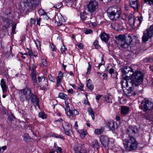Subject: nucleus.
Listing matches in <instances>:
<instances>
[{
    "label": "nucleus",
    "mask_w": 153,
    "mask_h": 153,
    "mask_svg": "<svg viewBox=\"0 0 153 153\" xmlns=\"http://www.w3.org/2000/svg\"><path fill=\"white\" fill-rule=\"evenodd\" d=\"M123 143L125 148L128 151L135 150L137 147V142L133 137L123 140Z\"/></svg>",
    "instance_id": "obj_1"
},
{
    "label": "nucleus",
    "mask_w": 153,
    "mask_h": 153,
    "mask_svg": "<svg viewBox=\"0 0 153 153\" xmlns=\"http://www.w3.org/2000/svg\"><path fill=\"white\" fill-rule=\"evenodd\" d=\"M108 16L110 19L112 21H116L120 17L121 13L120 10L115 7V6H113L108 8L107 11Z\"/></svg>",
    "instance_id": "obj_2"
},
{
    "label": "nucleus",
    "mask_w": 153,
    "mask_h": 153,
    "mask_svg": "<svg viewBox=\"0 0 153 153\" xmlns=\"http://www.w3.org/2000/svg\"><path fill=\"white\" fill-rule=\"evenodd\" d=\"M19 92L23 94L20 96V100L22 101L25 100V99L29 100L33 95L32 90L30 88H26L20 90Z\"/></svg>",
    "instance_id": "obj_3"
},
{
    "label": "nucleus",
    "mask_w": 153,
    "mask_h": 153,
    "mask_svg": "<svg viewBox=\"0 0 153 153\" xmlns=\"http://www.w3.org/2000/svg\"><path fill=\"white\" fill-rule=\"evenodd\" d=\"M127 75H126L122 80L121 82L122 86L123 87L127 88H128V87L129 86L130 88H131V86L133 87L137 86V84L135 83L134 81L129 79L130 77H127Z\"/></svg>",
    "instance_id": "obj_4"
},
{
    "label": "nucleus",
    "mask_w": 153,
    "mask_h": 153,
    "mask_svg": "<svg viewBox=\"0 0 153 153\" xmlns=\"http://www.w3.org/2000/svg\"><path fill=\"white\" fill-rule=\"evenodd\" d=\"M133 79L131 80L134 81L135 83L137 84V86L139 85V83L142 82L143 79V74L139 71H137L133 73Z\"/></svg>",
    "instance_id": "obj_5"
},
{
    "label": "nucleus",
    "mask_w": 153,
    "mask_h": 153,
    "mask_svg": "<svg viewBox=\"0 0 153 153\" xmlns=\"http://www.w3.org/2000/svg\"><path fill=\"white\" fill-rule=\"evenodd\" d=\"M98 4L95 0L90 1L87 5V8L88 11L90 13L94 12L98 8Z\"/></svg>",
    "instance_id": "obj_6"
},
{
    "label": "nucleus",
    "mask_w": 153,
    "mask_h": 153,
    "mask_svg": "<svg viewBox=\"0 0 153 153\" xmlns=\"http://www.w3.org/2000/svg\"><path fill=\"white\" fill-rule=\"evenodd\" d=\"M115 38L119 41L118 45L120 46V47L123 49H126L128 48L127 44H125V36L123 35H119L118 36H115Z\"/></svg>",
    "instance_id": "obj_7"
},
{
    "label": "nucleus",
    "mask_w": 153,
    "mask_h": 153,
    "mask_svg": "<svg viewBox=\"0 0 153 153\" xmlns=\"http://www.w3.org/2000/svg\"><path fill=\"white\" fill-rule=\"evenodd\" d=\"M143 108L142 109L144 111H151L153 109V103L149 100L145 99L142 102Z\"/></svg>",
    "instance_id": "obj_8"
},
{
    "label": "nucleus",
    "mask_w": 153,
    "mask_h": 153,
    "mask_svg": "<svg viewBox=\"0 0 153 153\" xmlns=\"http://www.w3.org/2000/svg\"><path fill=\"white\" fill-rule=\"evenodd\" d=\"M153 35V29H146L143 33L142 37V41L146 42L149 39H150Z\"/></svg>",
    "instance_id": "obj_9"
},
{
    "label": "nucleus",
    "mask_w": 153,
    "mask_h": 153,
    "mask_svg": "<svg viewBox=\"0 0 153 153\" xmlns=\"http://www.w3.org/2000/svg\"><path fill=\"white\" fill-rule=\"evenodd\" d=\"M123 75H127V77H131L133 74V70L130 67L126 66L121 69Z\"/></svg>",
    "instance_id": "obj_10"
},
{
    "label": "nucleus",
    "mask_w": 153,
    "mask_h": 153,
    "mask_svg": "<svg viewBox=\"0 0 153 153\" xmlns=\"http://www.w3.org/2000/svg\"><path fill=\"white\" fill-rule=\"evenodd\" d=\"M39 0H27L26 4L30 9L34 10L38 5Z\"/></svg>",
    "instance_id": "obj_11"
},
{
    "label": "nucleus",
    "mask_w": 153,
    "mask_h": 153,
    "mask_svg": "<svg viewBox=\"0 0 153 153\" xmlns=\"http://www.w3.org/2000/svg\"><path fill=\"white\" fill-rule=\"evenodd\" d=\"M100 140L102 144L104 147L107 146L109 143V140L108 138L106 136L102 135L100 137Z\"/></svg>",
    "instance_id": "obj_12"
},
{
    "label": "nucleus",
    "mask_w": 153,
    "mask_h": 153,
    "mask_svg": "<svg viewBox=\"0 0 153 153\" xmlns=\"http://www.w3.org/2000/svg\"><path fill=\"white\" fill-rule=\"evenodd\" d=\"M75 153H87L84 149V146L81 144H77L75 147Z\"/></svg>",
    "instance_id": "obj_13"
},
{
    "label": "nucleus",
    "mask_w": 153,
    "mask_h": 153,
    "mask_svg": "<svg viewBox=\"0 0 153 153\" xmlns=\"http://www.w3.org/2000/svg\"><path fill=\"white\" fill-rule=\"evenodd\" d=\"M126 40H125V44H127L128 48L129 45L132 41L135 42L136 39V38L134 36H133L131 37L130 35H128L127 36H125Z\"/></svg>",
    "instance_id": "obj_14"
},
{
    "label": "nucleus",
    "mask_w": 153,
    "mask_h": 153,
    "mask_svg": "<svg viewBox=\"0 0 153 153\" xmlns=\"http://www.w3.org/2000/svg\"><path fill=\"white\" fill-rule=\"evenodd\" d=\"M107 125L109 128L111 130H114L117 128V123L113 120L108 121Z\"/></svg>",
    "instance_id": "obj_15"
},
{
    "label": "nucleus",
    "mask_w": 153,
    "mask_h": 153,
    "mask_svg": "<svg viewBox=\"0 0 153 153\" xmlns=\"http://www.w3.org/2000/svg\"><path fill=\"white\" fill-rule=\"evenodd\" d=\"M137 129L136 128L132 126H130L127 129V133L129 135V137H133L136 133Z\"/></svg>",
    "instance_id": "obj_16"
},
{
    "label": "nucleus",
    "mask_w": 153,
    "mask_h": 153,
    "mask_svg": "<svg viewBox=\"0 0 153 153\" xmlns=\"http://www.w3.org/2000/svg\"><path fill=\"white\" fill-rule=\"evenodd\" d=\"M67 114L69 116H71L72 117L75 116L79 114V112L78 111L75 109L73 110L70 109L66 112Z\"/></svg>",
    "instance_id": "obj_17"
},
{
    "label": "nucleus",
    "mask_w": 153,
    "mask_h": 153,
    "mask_svg": "<svg viewBox=\"0 0 153 153\" xmlns=\"http://www.w3.org/2000/svg\"><path fill=\"white\" fill-rule=\"evenodd\" d=\"M0 85L2 90L3 92L5 93L7 92V86L6 84V82L4 81V80L2 79L0 82Z\"/></svg>",
    "instance_id": "obj_18"
},
{
    "label": "nucleus",
    "mask_w": 153,
    "mask_h": 153,
    "mask_svg": "<svg viewBox=\"0 0 153 153\" xmlns=\"http://www.w3.org/2000/svg\"><path fill=\"white\" fill-rule=\"evenodd\" d=\"M31 101L32 103H36V105L39 108L40 107L39 104V99L37 96L35 94L33 95L31 97Z\"/></svg>",
    "instance_id": "obj_19"
},
{
    "label": "nucleus",
    "mask_w": 153,
    "mask_h": 153,
    "mask_svg": "<svg viewBox=\"0 0 153 153\" xmlns=\"http://www.w3.org/2000/svg\"><path fill=\"white\" fill-rule=\"evenodd\" d=\"M100 36L101 39L105 42H108L109 38V34H106L105 32H102L101 33Z\"/></svg>",
    "instance_id": "obj_20"
},
{
    "label": "nucleus",
    "mask_w": 153,
    "mask_h": 153,
    "mask_svg": "<svg viewBox=\"0 0 153 153\" xmlns=\"http://www.w3.org/2000/svg\"><path fill=\"white\" fill-rule=\"evenodd\" d=\"M130 5L134 9L137 7L138 4L137 2V0H128Z\"/></svg>",
    "instance_id": "obj_21"
},
{
    "label": "nucleus",
    "mask_w": 153,
    "mask_h": 153,
    "mask_svg": "<svg viewBox=\"0 0 153 153\" xmlns=\"http://www.w3.org/2000/svg\"><path fill=\"white\" fill-rule=\"evenodd\" d=\"M112 96L109 94H107L105 97L106 101L109 103H112Z\"/></svg>",
    "instance_id": "obj_22"
},
{
    "label": "nucleus",
    "mask_w": 153,
    "mask_h": 153,
    "mask_svg": "<svg viewBox=\"0 0 153 153\" xmlns=\"http://www.w3.org/2000/svg\"><path fill=\"white\" fill-rule=\"evenodd\" d=\"M131 88H130L129 87V88L130 89H128V88L127 89V91L126 92L125 94H126V96L128 97H129L131 96L133 94H134V91H133L132 89L134 87H133L132 86Z\"/></svg>",
    "instance_id": "obj_23"
},
{
    "label": "nucleus",
    "mask_w": 153,
    "mask_h": 153,
    "mask_svg": "<svg viewBox=\"0 0 153 153\" xmlns=\"http://www.w3.org/2000/svg\"><path fill=\"white\" fill-rule=\"evenodd\" d=\"M129 109V108L127 107H122L121 110V114L124 115L127 114L128 113Z\"/></svg>",
    "instance_id": "obj_24"
},
{
    "label": "nucleus",
    "mask_w": 153,
    "mask_h": 153,
    "mask_svg": "<svg viewBox=\"0 0 153 153\" xmlns=\"http://www.w3.org/2000/svg\"><path fill=\"white\" fill-rule=\"evenodd\" d=\"M91 80L90 79H88L87 81L86 86L91 90L92 91L94 88V86L91 84Z\"/></svg>",
    "instance_id": "obj_25"
},
{
    "label": "nucleus",
    "mask_w": 153,
    "mask_h": 153,
    "mask_svg": "<svg viewBox=\"0 0 153 153\" xmlns=\"http://www.w3.org/2000/svg\"><path fill=\"white\" fill-rule=\"evenodd\" d=\"M59 97L62 99L65 100V101L67 100L68 99V97L67 95L62 92H60L59 93Z\"/></svg>",
    "instance_id": "obj_26"
},
{
    "label": "nucleus",
    "mask_w": 153,
    "mask_h": 153,
    "mask_svg": "<svg viewBox=\"0 0 153 153\" xmlns=\"http://www.w3.org/2000/svg\"><path fill=\"white\" fill-rule=\"evenodd\" d=\"M92 145L94 148L97 149L99 148V145L98 141L96 139L94 140L92 143Z\"/></svg>",
    "instance_id": "obj_27"
},
{
    "label": "nucleus",
    "mask_w": 153,
    "mask_h": 153,
    "mask_svg": "<svg viewBox=\"0 0 153 153\" xmlns=\"http://www.w3.org/2000/svg\"><path fill=\"white\" fill-rule=\"evenodd\" d=\"M63 128L64 130H71V126L68 123H65L63 125Z\"/></svg>",
    "instance_id": "obj_28"
},
{
    "label": "nucleus",
    "mask_w": 153,
    "mask_h": 153,
    "mask_svg": "<svg viewBox=\"0 0 153 153\" xmlns=\"http://www.w3.org/2000/svg\"><path fill=\"white\" fill-rule=\"evenodd\" d=\"M37 64L36 62L33 61V63L30 65L29 68L31 71L35 70L37 67Z\"/></svg>",
    "instance_id": "obj_29"
},
{
    "label": "nucleus",
    "mask_w": 153,
    "mask_h": 153,
    "mask_svg": "<svg viewBox=\"0 0 153 153\" xmlns=\"http://www.w3.org/2000/svg\"><path fill=\"white\" fill-rule=\"evenodd\" d=\"M48 65V63L47 60L46 59H42L41 60V63L40 64V66L41 67L44 68L46 67Z\"/></svg>",
    "instance_id": "obj_30"
},
{
    "label": "nucleus",
    "mask_w": 153,
    "mask_h": 153,
    "mask_svg": "<svg viewBox=\"0 0 153 153\" xmlns=\"http://www.w3.org/2000/svg\"><path fill=\"white\" fill-rule=\"evenodd\" d=\"M88 111L89 114L91 116L92 119L93 120L94 119V114L92 109L90 108H88Z\"/></svg>",
    "instance_id": "obj_31"
},
{
    "label": "nucleus",
    "mask_w": 153,
    "mask_h": 153,
    "mask_svg": "<svg viewBox=\"0 0 153 153\" xmlns=\"http://www.w3.org/2000/svg\"><path fill=\"white\" fill-rule=\"evenodd\" d=\"M77 131L80 133V137L82 139L84 138L85 136L87 134V131H81L79 130H77Z\"/></svg>",
    "instance_id": "obj_32"
},
{
    "label": "nucleus",
    "mask_w": 153,
    "mask_h": 153,
    "mask_svg": "<svg viewBox=\"0 0 153 153\" xmlns=\"http://www.w3.org/2000/svg\"><path fill=\"white\" fill-rule=\"evenodd\" d=\"M103 131L104 130L102 128L96 129L94 131V133L96 134L100 135L103 133Z\"/></svg>",
    "instance_id": "obj_33"
},
{
    "label": "nucleus",
    "mask_w": 153,
    "mask_h": 153,
    "mask_svg": "<svg viewBox=\"0 0 153 153\" xmlns=\"http://www.w3.org/2000/svg\"><path fill=\"white\" fill-rule=\"evenodd\" d=\"M39 117L42 119H46L47 118V115L44 112H41L39 114Z\"/></svg>",
    "instance_id": "obj_34"
},
{
    "label": "nucleus",
    "mask_w": 153,
    "mask_h": 153,
    "mask_svg": "<svg viewBox=\"0 0 153 153\" xmlns=\"http://www.w3.org/2000/svg\"><path fill=\"white\" fill-rule=\"evenodd\" d=\"M28 54L30 57L33 56L36 57L37 54L34 51H33L31 50H29L28 51Z\"/></svg>",
    "instance_id": "obj_35"
},
{
    "label": "nucleus",
    "mask_w": 153,
    "mask_h": 153,
    "mask_svg": "<svg viewBox=\"0 0 153 153\" xmlns=\"http://www.w3.org/2000/svg\"><path fill=\"white\" fill-rule=\"evenodd\" d=\"M80 17L81 19L84 21L87 18V14L86 12H83L81 13L80 14Z\"/></svg>",
    "instance_id": "obj_36"
},
{
    "label": "nucleus",
    "mask_w": 153,
    "mask_h": 153,
    "mask_svg": "<svg viewBox=\"0 0 153 153\" xmlns=\"http://www.w3.org/2000/svg\"><path fill=\"white\" fill-rule=\"evenodd\" d=\"M109 73L110 74H113L114 75H113V78H117V72L114 73V69L112 68H111L109 70Z\"/></svg>",
    "instance_id": "obj_37"
},
{
    "label": "nucleus",
    "mask_w": 153,
    "mask_h": 153,
    "mask_svg": "<svg viewBox=\"0 0 153 153\" xmlns=\"http://www.w3.org/2000/svg\"><path fill=\"white\" fill-rule=\"evenodd\" d=\"M31 138L30 137L28 134H25L24 136V140L25 141L28 142L30 141L31 140Z\"/></svg>",
    "instance_id": "obj_38"
},
{
    "label": "nucleus",
    "mask_w": 153,
    "mask_h": 153,
    "mask_svg": "<svg viewBox=\"0 0 153 153\" xmlns=\"http://www.w3.org/2000/svg\"><path fill=\"white\" fill-rule=\"evenodd\" d=\"M8 31V34L11 36H13L14 34L16 33L15 29H9Z\"/></svg>",
    "instance_id": "obj_39"
},
{
    "label": "nucleus",
    "mask_w": 153,
    "mask_h": 153,
    "mask_svg": "<svg viewBox=\"0 0 153 153\" xmlns=\"http://www.w3.org/2000/svg\"><path fill=\"white\" fill-rule=\"evenodd\" d=\"M47 12H46L44 10L42 9H40L38 11L39 14L41 16H43Z\"/></svg>",
    "instance_id": "obj_40"
},
{
    "label": "nucleus",
    "mask_w": 153,
    "mask_h": 153,
    "mask_svg": "<svg viewBox=\"0 0 153 153\" xmlns=\"http://www.w3.org/2000/svg\"><path fill=\"white\" fill-rule=\"evenodd\" d=\"M144 3L153 6V0H144Z\"/></svg>",
    "instance_id": "obj_41"
},
{
    "label": "nucleus",
    "mask_w": 153,
    "mask_h": 153,
    "mask_svg": "<svg viewBox=\"0 0 153 153\" xmlns=\"http://www.w3.org/2000/svg\"><path fill=\"white\" fill-rule=\"evenodd\" d=\"M94 46L95 48L98 49L100 48V45L98 44V41L97 40H96L94 42Z\"/></svg>",
    "instance_id": "obj_42"
},
{
    "label": "nucleus",
    "mask_w": 153,
    "mask_h": 153,
    "mask_svg": "<svg viewBox=\"0 0 153 153\" xmlns=\"http://www.w3.org/2000/svg\"><path fill=\"white\" fill-rule=\"evenodd\" d=\"M32 79L34 83V85H36L37 84V80L36 79V76L35 75H33L32 76Z\"/></svg>",
    "instance_id": "obj_43"
},
{
    "label": "nucleus",
    "mask_w": 153,
    "mask_h": 153,
    "mask_svg": "<svg viewBox=\"0 0 153 153\" xmlns=\"http://www.w3.org/2000/svg\"><path fill=\"white\" fill-rule=\"evenodd\" d=\"M65 103L66 106V107L65 108V109L66 112L69 110L70 109L69 108V103L68 101H67V100H66L65 102Z\"/></svg>",
    "instance_id": "obj_44"
},
{
    "label": "nucleus",
    "mask_w": 153,
    "mask_h": 153,
    "mask_svg": "<svg viewBox=\"0 0 153 153\" xmlns=\"http://www.w3.org/2000/svg\"><path fill=\"white\" fill-rule=\"evenodd\" d=\"M48 77L49 80L53 82H55V80L54 77L53 76H52L51 75H49L48 76Z\"/></svg>",
    "instance_id": "obj_45"
},
{
    "label": "nucleus",
    "mask_w": 153,
    "mask_h": 153,
    "mask_svg": "<svg viewBox=\"0 0 153 153\" xmlns=\"http://www.w3.org/2000/svg\"><path fill=\"white\" fill-rule=\"evenodd\" d=\"M45 80V77L44 76H39L38 77V81L39 82H43Z\"/></svg>",
    "instance_id": "obj_46"
},
{
    "label": "nucleus",
    "mask_w": 153,
    "mask_h": 153,
    "mask_svg": "<svg viewBox=\"0 0 153 153\" xmlns=\"http://www.w3.org/2000/svg\"><path fill=\"white\" fill-rule=\"evenodd\" d=\"M62 6V3L61 2H60L55 5L54 6L56 9H59Z\"/></svg>",
    "instance_id": "obj_47"
},
{
    "label": "nucleus",
    "mask_w": 153,
    "mask_h": 153,
    "mask_svg": "<svg viewBox=\"0 0 153 153\" xmlns=\"http://www.w3.org/2000/svg\"><path fill=\"white\" fill-rule=\"evenodd\" d=\"M63 76V73L61 71L59 72L58 76H57V79H61L62 78Z\"/></svg>",
    "instance_id": "obj_48"
},
{
    "label": "nucleus",
    "mask_w": 153,
    "mask_h": 153,
    "mask_svg": "<svg viewBox=\"0 0 153 153\" xmlns=\"http://www.w3.org/2000/svg\"><path fill=\"white\" fill-rule=\"evenodd\" d=\"M84 87V85L83 84L80 83L79 85V87L77 89L79 90L80 91H83Z\"/></svg>",
    "instance_id": "obj_49"
},
{
    "label": "nucleus",
    "mask_w": 153,
    "mask_h": 153,
    "mask_svg": "<svg viewBox=\"0 0 153 153\" xmlns=\"http://www.w3.org/2000/svg\"><path fill=\"white\" fill-rule=\"evenodd\" d=\"M66 50V48L64 46L62 47L60 49V51L62 53H65Z\"/></svg>",
    "instance_id": "obj_50"
},
{
    "label": "nucleus",
    "mask_w": 153,
    "mask_h": 153,
    "mask_svg": "<svg viewBox=\"0 0 153 153\" xmlns=\"http://www.w3.org/2000/svg\"><path fill=\"white\" fill-rule=\"evenodd\" d=\"M50 153H62V150L59 151V150H54L53 151L50 152Z\"/></svg>",
    "instance_id": "obj_51"
},
{
    "label": "nucleus",
    "mask_w": 153,
    "mask_h": 153,
    "mask_svg": "<svg viewBox=\"0 0 153 153\" xmlns=\"http://www.w3.org/2000/svg\"><path fill=\"white\" fill-rule=\"evenodd\" d=\"M56 86L57 87L60 85L61 83V80L57 79Z\"/></svg>",
    "instance_id": "obj_52"
},
{
    "label": "nucleus",
    "mask_w": 153,
    "mask_h": 153,
    "mask_svg": "<svg viewBox=\"0 0 153 153\" xmlns=\"http://www.w3.org/2000/svg\"><path fill=\"white\" fill-rule=\"evenodd\" d=\"M54 147L55 148L54 150H59V151H61L62 150V149L60 147L57 146V145L55 143H54Z\"/></svg>",
    "instance_id": "obj_53"
},
{
    "label": "nucleus",
    "mask_w": 153,
    "mask_h": 153,
    "mask_svg": "<svg viewBox=\"0 0 153 153\" xmlns=\"http://www.w3.org/2000/svg\"><path fill=\"white\" fill-rule=\"evenodd\" d=\"M54 137H56V138H60L61 139L63 140H64L65 139L64 137L62 135H57V136L55 135Z\"/></svg>",
    "instance_id": "obj_54"
},
{
    "label": "nucleus",
    "mask_w": 153,
    "mask_h": 153,
    "mask_svg": "<svg viewBox=\"0 0 153 153\" xmlns=\"http://www.w3.org/2000/svg\"><path fill=\"white\" fill-rule=\"evenodd\" d=\"M43 16L44 19L46 20H48L49 19V17L47 15V13H45V14L43 15Z\"/></svg>",
    "instance_id": "obj_55"
},
{
    "label": "nucleus",
    "mask_w": 153,
    "mask_h": 153,
    "mask_svg": "<svg viewBox=\"0 0 153 153\" xmlns=\"http://www.w3.org/2000/svg\"><path fill=\"white\" fill-rule=\"evenodd\" d=\"M93 32L91 29H87V30L85 32V33L86 34L91 33Z\"/></svg>",
    "instance_id": "obj_56"
},
{
    "label": "nucleus",
    "mask_w": 153,
    "mask_h": 153,
    "mask_svg": "<svg viewBox=\"0 0 153 153\" xmlns=\"http://www.w3.org/2000/svg\"><path fill=\"white\" fill-rule=\"evenodd\" d=\"M35 43L37 47L40 46V42L38 40H36L35 41Z\"/></svg>",
    "instance_id": "obj_57"
},
{
    "label": "nucleus",
    "mask_w": 153,
    "mask_h": 153,
    "mask_svg": "<svg viewBox=\"0 0 153 153\" xmlns=\"http://www.w3.org/2000/svg\"><path fill=\"white\" fill-rule=\"evenodd\" d=\"M126 13H124L122 15V19L123 20H125L126 18L127 17V15Z\"/></svg>",
    "instance_id": "obj_58"
},
{
    "label": "nucleus",
    "mask_w": 153,
    "mask_h": 153,
    "mask_svg": "<svg viewBox=\"0 0 153 153\" xmlns=\"http://www.w3.org/2000/svg\"><path fill=\"white\" fill-rule=\"evenodd\" d=\"M71 130H64L65 132V134L68 135L69 136L70 135V131H71Z\"/></svg>",
    "instance_id": "obj_59"
},
{
    "label": "nucleus",
    "mask_w": 153,
    "mask_h": 153,
    "mask_svg": "<svg viewBox=\"0 0 153 153\" xmlns=\"http://www.w3.org/2000/svg\"><path fill=\"white\" fill-rule=\"evenodd\" d=\"M134 18H133L132 19H129V22L131 25L134 24Z\"/></svg>",
    "instance_id": "obj_60"
},
{
    "label": "nucleus",
    "mask_w": 153,
    "mask_h": 153,
    "mask_svg": "<svg viewBox=\"0 0 153 153\" xmlns=\"http://www.w3.org/2000/svg\"><path fill=\"white\" fill-rule=\"evenodd\" d=\"M41 19L40 18H37V25L40 26V22L41 21Z\"/></svg>",
    "instance_id": "obj_61"
},
{
    "label": "nucleus",
    "mask_w": 153,
    "mask_h": 153,
    "mask_svg": "<svg viewBox=\"0 0 153 153\" xmlns=\"http://www.w3.org/2000/svg\"><path fill=\"white\" fill-rule=\"evenodd\" d=\"M153 59V58H152L151 57H149V58H147L146 59V61L147 62H151V61H152Z\"/></svg>",
    "instance_id": "obj_62"
},
{
    "label": "nucleus",
    "mask_w": 153,
    "mask_h": 153,
    "mask_svg": "<svg viewBox=\"0 0 153 153\" xmlns=\"http://www.w3.org/2000/svg\"><path fill=\"white\" fill-rule=\"evenodd\" d=\"M78 125L77 123V122L76 121L75 122V125L74 126V128H75L76 130H77L78 129Z\"/></svg>",
    "instance_id": "obj_63"
},
{
    "label": "nucleus",
    "mask_w": 153,
    "mask_h": 153,
    "mask_svg": "<svg viewBox=\"0 0 153 153\" xmlns=\"http://www.w3.org/2000/svg\"><path fill=\"white\" fill-rule=\"evenodd\" d=\"M102 95H98L96 97V99L97 100H99L102 97Z\"/></svg>",
    "instance_id": "obj_64"
}]
</instances>
